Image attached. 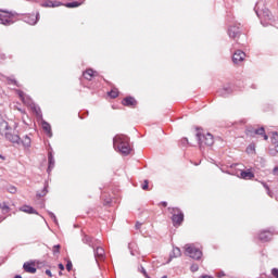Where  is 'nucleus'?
<instances>
[{"mask_svg":"<svg viewBox=\"0 0 278 278\" xmlns=\"http://www.w3.org/2000/svg\"><path fill=\"white\" fill-rule=\"evenodd\" d=\"M7 190L10 192V194H16V187L14 186L7 187Z\"/></svg>","mask_w":278,"mask_h":278,"instance_id":"obj_34","label":"nucleus"},{"mask_svg":"<svg viewBox=\"0 0 278 278\" xmlns=\"http://www.w3.org/2000/svg\"><path fill=\"white\" fill-rule=\"evenodd\" d=\"M9 84H13V86H18L15 79L9 78Z\"/></svg>","mask_w":278,"mask_h":278,"instance_id":"obj_46","label":"nucleus"},{"mask_svg":"<svg viewBox=\"0 0 278 278\" xmlns=\"http://www.w3.org/2000/svg\"><path fill=\"white\" fill-rule=\"evenodd\" d=\"M241 177L242 179H253V177H255V174H253L252 172L243 170L241 172Z\"/></svg>","mask_w":278,"mask_h":278,"instance_id":"obj_25","label":"nucleus"},{"mask_svg":"<svg viewBox=\"0 0 278 278\" xmlns=\"http://www.w3.org/2000/svg\"><path fill=\"white\" fill-rule=\"evenodd\" d=\"M3 157L1 154H0V159Z\"/></svg>","mask_w":278,"mask_h":278,"instance_id":"obj_60","label":"nucleus"},{"mask_svg":"<svg viewBox=\"0 0 278 278\" xmlns=\"http://www.w3.org/2000/svg\"><path fill=\"white\" fill-rule=\"evenodd\" d=\"M83 77L90 81L92 77H94V71L92 70H87L86 72L83 73Z\"/></svg>","mask_w":278,"mask_h":278,"instance_id":"obj_24","label":"nucleus"},{"mask_svg":"<svg viewBox=\"0 0 278 278\" xmlns=\"http://www.w3.org/2000/svg\"><path fill=\"white\" fill-rule=\"evenodd\" d=\"M185 251L186 255L191 257V260L199 261L201 257H203V252L199 248L194 247V244H186Z\"/></svg>","mask_w":278,"mask_h":278,"instance_id":"obj_4","label":"nucleus"},{"mask_svg":"<svg viewBox=\"0 0 278 278\" xmlns=\"http://www.w3.org/2000/svg\"><path fill=\"white\" fill-rule=\"evenodd\" d=\"M23 268L25 273H29L30 275H36V271H37L36 264L26 262L24 263Z\"/></svg>","mask_w":278,"mask_h":278,"instance_id":"obj_17","label":"nucleus"},{"mask_svg":"<svg viewBox=\"0 0 278 278\" xmlns=\"http://www.w3.org/2000/svg\"><path fill=\"white\" fill-rule=\"evenodd\" d=\"M42 129L46 131L48 138L53 137V132H51V124L47 122H42Z\"/></svg>","mask_w":278,"mask_h":278,"instance_id":"obj_20","label":"nucleus"},{"mask_svg":"<svg viewBox=\"0 0 278 278\" xmlns=\"http://www.w3.org/2000/svg\"><path fill=\"white\" fill-rule=\"evenodd\" d=\"M14 278H23L21 275H16Z\"/></svg>","mask_w":278,"mask_h":278,"instance_id":"obj_55","label":"nucleus"},{"mask_svg":"<svg viewBox=\"0 0 278 278\" xmlns=\"http://www.w3.org/2000/svg\"><path fill=\"white\" fill-rule=\"evenodd\" d=\"M0 207L3 212H7V213L10 212V206H8V204H5V203Z\"/></svg>","mask_w":278,"mask_h":278,"instance_id":"obj_42","label":"nucleus"},{"mask_svg":"<svg viewBox=\"0 0 278 278\" xmlns=\"http://www.w3.org/2000/svg\"><path fill=\"white\" fill-rule=\"evenodd\" d=\"M3 220H5V218H2V219L0 218V223H3Z\"/></svg>","mask_w":278,"mask_h":278,"instance_id":"obj_57","label":"nucleus"},{"mask_svg":"<svg viewBox=\"0 0 278 278\" xmlns=\"http://www.w3.org/2000/svg\"><path fill=\"white\" fill-rule=\"evenodd\" d=\"M55 168V159L53 157V152H48V175H51V170Z\"/></svg>","mask_w":278,"mask_h":278,"instance_id":"obj_12","label":"nucleus"},{"mask_svg":"<svg viewBox=\"0 0 278 278\" xmlns=\"http://www.w3.org/2000/svg\"><path fill=\"white\" fill-rule=\"evenodd\" d=\"M48 214H49L50 218L53 220V223L55 225H58V217H55V214H53V212H49Z\"/></svg>","mask_w":278,"mask_h":278,"instance_id":"obj_35","label":"nucleus"},{"mask_svg":"<svg viewBox=\"0 0 278 278\" xmlns=\"http://www.w3.org/2000/svg\"><path fill=\"white\" fill-rule=\"evenodd\" d=\"M256 14H257L258 18H260V16H262L258 11H256Z\"/></svg>","mask_w":278,"mask_h":278,"instance_id":"obj_56","label":"nucleus"},{"mask_svg":"<svg viewBox=\"0 0 278 278\" xmlns=\"http://www.w3.org/2000/svg\"><path fill=\"white\" fill-rule=\"evenodd\" d=\"M83 242H84V244H88V247H90L91 249H94L97 247V244H99V240H97L88 235H85L83 237Z\"/></svg>","mask_w":278,"mask_h":278,"instance_id":"obj_10","label":"nucleus"},{"mask_svg":"<svg viewBox=\"0 0 278 278\" xmlns=\"http://www.w3.org/2000/svg\"><path fill=\"white\" fill-rule=\"evenodd\" d=\"M3 136L5 140H9V142H12V144H21V137L18 135H14L8 130L3 134Z\"/></svg>","mask_w":278,"mask_h":278,"instance_id":"obj_9","label":"nucleus"},{"mask_svg":"<svg viewBox=\"0 0 278 278\" xmlns=\"http://www.w3.org/2000/svg\"><path fill=\"white\" fill-rule=\"evenodd\" d=\"M60 249H62V247L60 244H56L53 247V254L55 255L56 253H60Z\"/></svg>","mask_w":278,"mask_h":278,"instance_id":"obj_39","label":"nucleus"},{"mask_svg":"<svg viewBox=\"0 0 278 278\" xmlns=\"http://www.w3.org/2000/svg\"><path fill=\"white\" fill-rule=\"evenodd\" d=\"M59 275L62 276V271H60Z\"/></svg>","mask_w":278,"mask_h":278,"instance_id":"obj_59","label":"nucleus"},{"mask_svg":"<svg viewBox=\"0 0 278 278\" xmlns=\"http://www.w3.org/2000/svg\"><path fill=\"white\" fill-rule=\"evenodd\" d=\"M180 142L182 147H186V144H188V138H182Z\"/></svg>","mask_w":278,"mask_h":278,"instance_id":"obj_45","label":"nucleus"},{"mask_svg":"<svg viewBox=\"0 0 278 278\" xmlns=\"http://www.w3.org/2000/svg\"><path fill=\"white\" fill-rule=\"evenodd\" d=\"M38 21H40V13L36 14H27L24 16V23H27L28 25H37Z\"/></svg>","mask_w":278,"mask_h":278,"instance_id":"obj_8","label":"nucleus"},{"mask_svg":"<svg viewBox=\"0 0 278 278\" xmlns=\"http://www.w3.org/2000/svg\"><path fill=\"white\" fill-rule=\"evenodd\" d=\"M217 277H218V278L225 277V271H219V273L217 274Z\"/></svg>","mask_w":278,"mask_h":278,"instance_id":"obj_48","label":"nucleus"},{"mask_svg":"<svg viewBox=\"0 0 278 278\" xmlns=\"http://www.w3.org/2000/svg\"><path fill=\"white\" fill-rule=\"evenodd\" d=\"M271 275H273V277L278 278V269L277 268H273L271 269Z\"/></svg>","mask_w":278,"mask_h":278,"instance_id":"obj_43","label":"nucleus"},{"mask_svg":"<svg viewBox=\"0 0 278 278\" xmlns=\"http://www.w3.org/2000/svg\"><path fill=\"white\" fill-rule=\"evenodd\" d=\"M271 239H273V232H270V230H263L258 235V240H261V242H268Z\"/></svg>","mask_w":278,"mask_h":278,"instance_id":"obj_13","label":"nucleus"},{"mask_svg":"<svg viewBox=\"0 0 278 278\" xmlns=\"http://www.w3.org/2000/svg\"><path fill=\"white\" fill-rule=\"evenodd\" d=\"M200 278H214V276H210V275H202V276H200Z\"/></svg>","mask_w":278,"mask_h":278,"instance_id":"obj_50","label":"nucleus"},{"mask_svg":"<svg viewBox=\"0 0 278 278\" xmlns=\"http://www.w3.org/2000/svg\"><path fill=\"white\" fill-rule=\"evenodd\" d=\"M247 136H250L251 138H255V128L253 127L248 128Z\"/></svg>","mask_w":278,"mask_h":278,"instance_id":"obj_30","label":"nucleus"},{"mask_svg":"<svg viewBox=\"0 0 278 278\" xmlns=\"http://www.w3.org/2000/svg\"><path fill=\"white\" fill-rule=\"evenodd\" d=\"M79 5H81V2H77V1H74V2H67L64 4L65 8H79Z\"/></svg>","mask_w":278,"mask_h":278,"instance_id":"obj_27","label":"nucleus"},{"mask_svg":"<svg viewBox=\"0 0 278 278\" xmlns=\"http://www.w3.org/2000/svg\"><path fill=\"white\" fill-rule=\"evenodd\" d=\"M135 227L136 229H140V227H142V224H140V222H137Z\"/></svg>","mask_w":278,"mask_h":278,"instance_id":"obj_49","label":"nucleus"},{"mask_svg":"<svg viewBox=\"0 0 278 278\" xmlns=\"http://www.w3.org/2000/svg\"><path fill=\"white\" fill-rule=\"evenodd\" d=\"M271 143L278 144V134L277 132H273Z\"/></svg>","mask_w":278,"mask_h":278,"instance_id":"obj_32","label":"nucleus"},{"mask_svg":"<svg viewBox=\"0 0 278 278\" xmlns=\"http://www.w3.org/2000/svg\"><path fill=\"white\" fill-rule=\"evenodd\" d=\"M41 8H53V1L46 0L43 3H41Z\"/></svg>","mask_w":278,"mask_h":278,"instance_id":"obj_29","label":"nucleus"},{"mask_svg":"<svg viewBox=\"0 0 278 278\" xmlns=\"http://www.w3.org/2000/svg\"><path fill=\"white\" fill-rule=\"evenodd\" d=\"M168 212L172 214V223L174 227L181 226V223H184V212L177 207H168Z\"/></svg>","mask_w":278,"mask_h":278,"instance_id":"obj_3","label":"nucleus"},{"mask_svg":"<svg viewBox=\"0 0 278 278\" xmlns=\"http://www.w3.org/2000/svg\"><path fill=\"white\" fill-rule=\"evenodd\" d=\"M5 131H12V128H10V125L7 121L1 119L0 121V134L3 136Z\"/></svg>","mask_w":278,"mask_h":278,"instance_id":"obj_18","label":"nucleus"},{"mask_svg":"<svg viewBox=\"0 0 278 278\" xmlns=\"http://www.w3.org/2000/svg\"><path fill=\"white\" fill-rule=\"evenodd\" d=\"M161 205H163V207H167L168 206V202H161Z\"/></svg>","mask_w":278,"mask_h":278,"instance_id":"obj_51","label":"nucleus"},{"mask_svg":"<svg viewBox=\"0 0 278 278\" xmlns=\"http://www.w3.org/2000/svg\"><path fill=\"white\" fill-rule=\"evenodd\" d=\"M3 105L0 104V118H1V114H3V110H2Z\"/></svg>","mask_w":278,"mask_h":278,"instance_id":"obj_53","label":"nucleus"},{"mask_svg":"<svg viewBox=\"0 0 278 278\" xmlns=\"http://www.w3.org/2000/svg\"><path fill=\"white\" fill-rule=\"evenodd\" d=\"M17 94L24 103H27V101H25V92H23L22 90H17Z\"/></svg>","mask_w":278,"mask_h":278,"instance_id":"obj_33","label":"nucleus"},{"mask_svg":"<svg viewBox=\"0 0 278 278\" xmlns=\"http://www.w3.org/2000/svg\"><path fill=\"white\" fill-rule=\"evenodd\" d=\"M255 151V144H250L248 148H247V152L248 153H253Z\"/></svg>","mask_w":278,"mask_h":278,"instance_id":"obj_37","label":"nucleus"},{"mask_svg":"<svg viewBox=\"0 0 278 278\" xmlns=\"http://www.w3.org/2000/svg\"><path fill=\"white\" fill-rule=\"evenodd\" d=\"M109 97H111V99H116V97H118V89H112L109 91Z\"/></svg>","mask_w":278,"mask_h":278,"instance_id":"obj_28","label":"nucleus"},{"mask_svg":"<svg viewBox=\"0 0 278 278\" xmlns=\"http://www.w3.org/2000/svg\"><path fill=\"white\" fill-rule=\"evenodd\" d=\"M191 273H197L199 270V265L198 264H192L190 267Z\"/></svg>","mask_w":278,"mask_h":278,"instance_id":"obj_38","label":"nucleus"},{"mask_svg":"<svg viewBox=\"0 0 278 278\" xmlns=\"http://www.w3.org/2000/svg\"><path fill=\"white\" fill-rule=\"evenodd\" d=\"M93 255L97 264H99V262L105 260V250L102 247L96 245V248H93Z\"/></svg>","mask_w":278,"mask_h":278,"instance_id":"obj_6","label":"nucleus"},{"mask_svg":"<svg viewBox=\"0 0 278 278\" xmlns=\"http://www.w3.org/2000/svg\"><path fill=\"white\" fill-rule=\"evenodd\" d=\"M254 136H263L264 140H268V135H266V129L264 127L254 128Z\"/></svg>","mask_w":278,"mask_h":278,"instance_id":"obj_19","label":"nucleus"},{"mask_svg":"<svg viewBox=\"0 0 278 278\" xmlns=\"http://www.w3.org/2000/svg\"><path fill=\"white\" fill-rule=\"evenodd\" d=\"M0 207H1V204H0Z\"/></svg>","mask_w":278,"mask_h":278,"instance_id":"obj_61","label":"nucleus"},{"mask_svg":"<svg viewBox=\"0 0 278 278\" xmlns=\"http://www.w3.org/2000/svg\"><path fill=\"white\" fill-rule=\"evenodd\" d=\"M113 149L121 153V155L127 156L131 153V143H129V137L126 135H116L113 138Z\"/></svg>","mask_w":278,"mask_h":278,"instance_id":"obj_1","label":"nucleus"},{"mask_svg":"<svg viewBox=\"0 0 278 278\" xmlns=\"http://www.w3.org/2000/svg\"><path fill=\"white\" fill-rule=\"evenodd\" d=\"M46 275H48V277H53V274L51 273V269H47Z\"/></svg>","mask_w":278,"mask_h":278,"instance_id":"obj_47","label":"nucleus"},{"mask_svg":"<svg viewBox=\"0 0 278 278\" xmlns=\"http://www.w3.org/2000/svg\"><path fill=\"white\" fill-rule=\"evenodd\" d=\"M262 18L261 23H264V21L266 22V25H273V23H275V18L273 17V13L270 12V10L265 9L262 11Z\"/></svg>","mask_w":278,"mask_h":278,"instance_id":"obj_7","label":"nucleus"},{"mask_svg":"<svg viewBox=\"0 0 278 278\" xmlns=\"http://www.w3.org/2000/svg\"><path fill=\"white\" fill-rule=\"evenodd\" d=\"M60 5H64V3H62L58 0L52 1V8H60Z\"/></svg>","mask_w":278,"mask_h":278,"instance_id":"obj_36","label":"nucleus"},{"mask_svg":"<svg viewBox=\"0 0 278 278\" xmlns=\"http://www.w3.org/2000/svg\"><path fill=\"white\" fill-rule=\"evenodd\" d=\"M231 92H233V89L231 88V85H226L217 91L219 97H229V94H231Z\"/></svg>","mask_w":278,"mask_h":278,"instance_id":"obj_15","label":"nucleus"},{"mask_svg":"<svg viewBox=\"0 0 278 278\" xmlns=\"http://www.w3.org/2000/svg\"><path fill=\"white\" fill-rule=\"evenodd\" d=\"M142 190H149V180H144L143 185L141 186Z\"/></svg>","mask_w":278,"mask_h":278,"instance_id":"obj_41","label":"nucleus"},{"mask_svg":"<svg viewBox=\"0 0 278 278\" xmlns=\"http://www.w3.org/2000/svg\"><path fill=\"white\" fill-rule=\"evenodd\" d=\"M275 151L278 153V143H276Z\"/></svg>","mask_w":278,"mask_h":278,"instance_id":"obj_54","label":"nucleus"},{"mask_svg":"<svg viewBox=\"0 0 278 278\" xmlns=\"http://www.w3.org/2000/svg\"><path fill=\"white\" fill-rule=\"evenodd\" d=\"M122 103L126 108H136L138 102L136 101V99L134 97H126L123 99Z\"/></svg>","mask_w":278,"mask_h":278,"instance_id":"obj_16","label":"nucleus"},{"mask_svg":"<svg viewBox=\"0 0 278 278\" xmlns=\"http://www.w3.org/2000/svg\"><path fill=\"white\" fill-rule=\"evenodd\" d=\"M47 188H49V185L46 184L42 191L41 192H37V197L40 199L42 197H47V193L49 192V190H47Z\"/></svg>","mask_w":278,"mask_h":278,"instance_id":"obj_26","label":"nucleus"},{"mask_svg":"<svg viewBox=\"0 0 278 278\" xmlns=\"http://www.w3.org/2000/svg\"><path fill=\"white\" fill-rule=\"evenodd\" d=\"M139 273H142L146 278H150L149 274H147V269L142 265L138 267Z\"/></svg>","mask_w":278,"mask_h":278,"instance_id":"obj_31","label":"nucleus"},{"mask_svg":"<svg viewBox=\"0 0 278 278\" xmlns=\"http://www.w3.org/2000/svg\"><path fill=\"white\" fill-rule=\"evenodd\" d=\"M20 144H23L25 149H29L31 147V138L29 136H25L24 139L20 141Z\"/></svg>","mask_w":278,"mask_h":278,"instance_id":"obj_22","label":"nucleus"},{"mask_svg":"<svg viewBox=\"0 0 278 278\" xmlns=\"http://www.w3.org/2000/svg\"><path fill=\"white\" fill-rule=\"evenodd\" d=\"M244 58H247V54L242 50H237L232 55V62L233 64L244 62Z\"/></svg>","mask_w":278,"mask_h":278,"instance_id":"obj_11","label":"nucleus"},{"mask_svg":"<svg viewBox=\"0 0 278 278\" xmlns=\"http://www.w3.org/2000/svg\"><path fill=\"white\" fill-rule=\"evenodd\" d=\"M173 257H181V250L179 248L173 249L172 253L169 254V260L167 261V264H169Z\"/></svg>","mask_w":278,"mask_h":278,"instance_id":"obj_21","label":"nucleus"},{"mask_svg":"<svg viewBox=\"0 0 278 278\" xmlns=\"http://www.w3.org/2000/svg\"><path fill=\"white\" fill-rule=\"evenodd\" d=\"M59 268H60L61 270H64V264L60 263V264H59Z\"/></svg>","mask_w":278,"mask_h":278,"instance_id":"obj_52","label":"nucleus"},{"mask_svg":"<svg viewBox=\"0 0 278 278\" xmlns=\"http://www.w3.org/2000/svg\"><path fill=\"white\" fill-rule=\"evenodd\" d=\"M228 36H229V38H233V39L239 38L240 37V27L230 26L228 28Z\"/></svg>","mask_w":278,"mask_h":278,"instance_id":"obj_14","label":"nucleus"},{"mask_svg":"<svg viewBox=\"0 0 278 278\" xmlns=\"http://www.w3.org/2000/svg\"><path fill=\"white\" fill-rule=\"evenodd\" d=\"M197 140L200 144V149H203V147H212V144H214V136L210 132H197Z\"/></svg>","mask_w":278,"mask_h":278,"instance_id":"obj_2","label":"nucleus"},{"mask_svg":"<svg viewBox=\"0 0 278 278\" xmlns=\"http://www.w3.org/2000/svg\"><path fill=\"white\" fill-rule=\"evenodd\" d=\"M66 270H68V273L73 270V263L71 261H68L66 264Z\"/></svg>","mask_w":278,"mask_h":278,"instance_id":"obj_40","label":"nucleus"},{"mask_svg":"<svg viewBox=\"0 0 278 278\" xmlns=\"http://www.w3.org/2000/svg\"><path fill=\"white\" fill-rule=\"evenodd\" d=\"M14 16H16V12L0 11V25L9 27V25H12L14 23V21H12Z\"/></svg>","mask_w":278,"mask_h":278,"instance_id":"obj_5","label":"nucleus"},{"mask_svg":"<svg viewBox=\"0 0 278 278\" xmlns=\"http://www.w3.org/2000/svg\"><path fill=\"white\" fill-rule=\"evenodd\" d=\"M20 210L21 212H25V214H38V212L29 205H23Z\"/></svg>","mask_w":278,"mask_h":278,"instance_id":"obj_23","label":"nucleus"},{"mask_svg":"<svg viewBox=\"0 0 278 278\" xmlns=\"http://www.w3.org/2000/svg\"><path fill=\"white\" fill-rule=\"evenodd\" d=\"M263 187L265 188V190H267V194H270V188L268 187V185L263 182Z\"/></svg>","mask_w":278,"mask_h":278,"instance_id":"obj_44","label":"nucleus"},{"mask_svg":"<svg viewBox=\"0 0 278 278\" xmlns=\"http://www.w3.org/2000/svg\"><path fill=\"white\" fill-rule=\"evenodd\" d=\"M161 278H168V276H162Z\"/></svg>","mask_w":278,"mask_h":278,"instance_id":"obj_58","label":"nucleus"}]
</instances>
